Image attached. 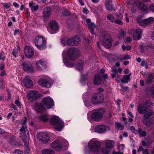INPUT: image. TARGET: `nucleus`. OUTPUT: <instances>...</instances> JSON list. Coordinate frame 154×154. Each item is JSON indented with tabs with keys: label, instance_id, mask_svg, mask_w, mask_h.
Returning a JSON list of instances; mask_svg holds the SVG:
<instances>
[{
	"label": "nucleus",
	"instance_id": "f257e3e1",
	"mask_svg": "<svg viewBox=\"0 0 154 154\" xmlns=\"http://www.w3.org/2000/svg\"><path fill=\"white\" fill-rule=\"evenodd\" d=\"M79 50L77 48H71L69 49L67 54V51L64 50L63 52L62 57L63 62L66 66L68 67H72L75 66L78 70H82L83 69L85 62L82 60L79 61L75 65L74 60L77 58L79 54Z\"/></svg>",
	"mask_w": 154,
	"mask_h": 154
},
{
	"label": "nucleus",
	"instance_id": "f03ea898",
	"mask_svg": "<svg viewBox=\"0 0 154 154\" xmlns=\"http://www.w3.org/2000/svg\"><path fill=\"white\" fill-rule=\"evenodd\" d=\"M110 151V149L107 147L101 148L100 142L93 139L90 140L88 147L84 149L85 154H108Z\"/></svg>",
	"mask_w": 154,
	"mask_h": 154
},
{
	"label": "nucleus",
	"instance_id": "7ed1b4c3",
	"mask_svg": "<svg viewBox=\"0 0 154 154\" xmlns=\"http://www.w3.org/2000/svg\"><path fill=\"white\" fill-rule=\"evenodd\" d=\"M152 104V103L150 100H146L141 103L137 107L139 113H145L143 120L144 123L147 126H149L153 123V121H148L147 119L153 115V112L152 110H149L147 112L146 108L151 106Z\"/></svg>",
	"mask_w": 154,
	"mask_h": 154
},
{
	"label": "nucleus",
	"instance_id": "20e7f679",
	"mask_svg": "<svg viewBox=\"0 0 154 154\" xmlns=\"http://www.w3.org/2000/svg\"><path fill=\"white\" fill-rule=\"evenodd\" d=\"M54 105L53 100L49 97H47L43 98L41 103L36 104L34 108L36 112L41 113L44 109H51Z\"/></svg>",
	"mask_w": 154,
	"mask_h": 154
},
{
	"label": "nucleus",
	"instance_id": "39448f33",
	"mask_svg": "<svg viewBox=\"0 0 154 154\" xmlns=\"http://www.w3.org/2000/svg\"><path fill=\"white\" fill-rule=\"evenodd\" d=\"M104 111L102 109H99L92 110L88 112L87 114V118L90 122L92 121H99L103 117Z\"/></svg>",
	"mask_w": 154,
	"mask_h": 154
},
{
	"label": "nucleus",
	"instance_id": "423d86ee",
	"mask_svg": "<svg viewBox=\"0 0 154 154\" xmlns=\"http://www.w3.org/2000/svg\"><path fill=\"white\" fill-rule=\"evenodd\" d=\"M50 122L58 131H61L64 127L63 123L57 116H54L50 120Z\"/></svg>",
	"mask_w": 154,
	"mask_h": 154
},
{
	"label": "nucleus",
	"instance_id": "0eeeda50",
	"mask_svg": "<svg viewBox=\"0 0 154 154\" xmlns=\"http://www.w3.org/2000/svg\"><path fill=\"white\" fill-rule=\"evenodd\" d=\"M36 47L39 50H42L46 47V41L44 37L39 36L36 37L34 40Z\"/></svg>",
	"mask_w": 154,
	"mask_h": 154
},
{
	"label": "nucleus",
	"instance_id": "6e6552de",
	"mask_svg": "<svg viewBox=\"0 0 154 154\" xmlns=\"http://www.w3.org/2000/svg\"><path fill=\"white\" fill-rule=\"evenodd\" d=\"M64 142L65 144L67 145L68 144V141L65 139H63L60 140L56 139L51 143L50 147L54 149L55 150L58 151L60 150L63 147L62 143Z\"/></svg>",
	"mask_w": 154,
	"mask_h": 154
},
{
	"label": "nucleus",
	"instance_id": "1a4fd4ad",
	"mask_svg": "<svg viewBox=\"0 0 154 154\" xmlns=\"http://www.w3.org/2000/svg\"><path fill=\"white\" fill-rule=\"evenodd\" d=\"M38 84L42 87L49 88L53 84V81L50 78L46 76L45 78H42L38 82Z\"/></svg>",
	"mask_w": 154,
	"mask_h": 154
},
{
	"label": "nucleus",
	"instance_id": "9d476101",
	"mask_svg": "<svg viewBox=\"0 0 154 154\" xmlns=\"http://www.w3.org/2000/svg\"><path fill=\"white\" fill-rule=\"evenodd\" d=\"M123 12L124 11L122 9V13H120L118 15H109L107 16V18L112 22H115L117 24L122 25L123 24V22L121 20L123 17L122 14L123 13Z\"/></svg>",
	"mask_w": 154,
	"mask_h": 154
},
{
	"label": "nucleus",
	"instance_id": "9b49d317",
	"mask_svg": "<svg viewBox=\"0 0 154 154\" xmlns=\"http://www.w3.org/2000/svg\"><path fill=\"white\" fill-rule=\"evenodd\" d=\"M104 100L103 94L101 93H98L93 94L91 99V102L94 104H97Z\"/></svg>",
	"mask_w": 154,
	"mask_h": 154
},
{
	"label": "nucleus",
	"instance_id": "f8f14e48",
	"mask_svg": "<svg viewBox=\"0 0 154 154\" xmlns=\"http://www.w3.org/2000/svg\"><path fill=\"white\" fill-rule=\"evenodd\" d=\"M110 129L109 126L104 124H100L96 126L94 128V131L100 134L106 133Z\"/></svg>",
	"mask_w": 154,
	"mask_h": 154
},
{
	"label": "nucleus",
	"instance_id": "ddd939ff",
	"mask_svg": "<svg viewBox=\"0 0 154 154\" xmlns=\"http://www.w3.org/2000/svg\"><path fill=\"white\" fill-rule=\"evenodd\" d=\"M142 32V31L141 29L137 28L130 30L129 33L132 35L134 39L139 40L141 38Z\"/></svg>",
	"mask_w": 154,
	"mask_h": 154
},
{
	"label": "nucleus",
	"instance_id": "4468645a",
	"mask_svg": "<svg viewBox=\"0 0 154 154\" xmlns=\"http://www.w3.org/2000/svg\"><path fill=\"white\" fill-rule=\"evenodd\" d=\"M37 137L43 143H47L50 139L49 136L46 132H39L37 134Z\"/></svg>",
	"mask_w": 154,
	"mask_h": 154
},
{
	"label": "nucleus",
	"instance_id": "2eb2a0df",
	"mask_svg": "<svg viewBox=\"0 0 154 154\" xmlns=\"http://www.w3.org/2000/svg\"><path fill=\"white\" fill-rule=\"evenodd\" d=\"M136 5L139 9L143 13H146L148 11V9L147 6L141 1H137L136 2Z\"/></svg>",
	"mask_w": 154,
	"mask_h": 154
},
{
	"label": "nucleus",
	"instance_id": "dca6fc26",
	"mask_svg": "<svg viewBox=\"0 0 154 154\" xmlns=\"http://www.w3.org/2000/svg\"><path fill=\"white\" fill-rule=\"evenodd\" d=\"M101 39V40H102L103 41L102 42H100V43H101L106 48H108L111 46L112 45V39L108 38L107 35L104 36Z\"/></svg>",
	"mask_w": 154,
	"mask_h": 154
},
{
	"label": "nucleus",
	"instance_id": "f3484780",
	"mask_svg": "<svg viewBox=\"0 0 154 154\" xmlns=\"http://www.w3.org/2000/svg\"><path fill=\"white\" fill-rule=\"evenodd\" d=\"M61 43L63 45H74L72 43L73 42V37L71 38H64L61 39Z\"/></svg>",
	"mask_w": 154,
	"mask_h": 154
},
{
	"label": "nucleus",
	"instance_id": "a211bd4d",
	"mask_svg": "<svg viewBox=\"0 0 154 154\" xmlns=\"http://www.w3.org/2000/svg\"><path fill=\"white\" fill-rule=\"evenodd\" d=\"M40 97V95L38 94L37 91L34 90L29 91V101L35 100Z\"/></svg>",
	"mask_w": 154,
	"mask_h": 154
},
{
	"label": "nucleus",
	"instance_id": "6ab92c4d",
	"mask_svg": "<svg viewBox=\"0 0 154 154\" xmlns=\"http://www.w3.org/2000/svg\"><path fill=\"white\" fill-rule=\"evenodd\" d=\"M51 13V8L48 7L45 8L43 12V16L45 19H48Z\"/></svg>",
	"mask_w": 154,
	"mask_h": 154
},
{
	"label": "nucleus",
	"instance_id": "aec40b11",
	"mask_svg": "<svg viewBox=\"0 0 154 154\" xmlns=\"http://www.w3.org/2000/svg\"><path fill=\"white\" fill-rule=\"evenodd\" d=\"M22 138L23 141L25 144V154H29V146L28 144L27 143V141L28 140L25 134H23L22 136H20Z\"/></svg>",
	"mask_w": 154,
	"mask_h": 154
},
{
	"label": "nucleus",
	"instance_id": "412c9836",
	"mask_svg": "<svg viewBox=\"0 0 154 154\" xmlns=\"http://www.w3.org/2000/svg\"><path fill=\"white\" fill-rule=\"evenodd\" d=\"M50 28L53 30L57 31L59 29V26L57 22L55 20H53L49 23Z\"/></svg>",
	"mask_w": 154,
	"mask_h": 154
},
{
	"label": "nucleus",
	"instance_id": "4be33fe9",
	"mask_svg": "<svg viewBox=\"0 0 154 154\" xmlns=\"http://www.w3.org/2000/svg\"><path fill=\"white\" fill-rule=\"evenodd\" d=\"M105 144L106 147L110 149L113 148L115 146V143L112 140H107L105 142Z\"/></svg>",
	"mask_w": 154,
	"mask_h": 154
},
{
	"label": "nucleus",
	"instance_id": "5701e85b",
	"mask_svg": "<svg viewBox=\"0 0 154 154\" xmlns=\"http://www.w3.org/2000/svg\"><path fill=\"white\" fill-rule=\"evenodd\" d=\"M105 5L108 11H111L113 9L112 0H107L105 2Z\"/></svg>",
	"mask_w": 154,
	"mask_h": 154
},
{
	"label": "nucleus",
	"instance_id": "b1692460",
	"mask_svg": "<svg viewBox=\"0 0 154 154\" xmlns=\"http://www.w3.org/2000/svg\"><path fill=\"white\" fill-rule=\"evenodd\" d=\"M49 116L47 114L42 115L38 117V119L39 121L44 122H47L49 119Z\"/></svg>",
	"mask_w": 154,
	"mask_h": 154
},
{
	"label": "nucleus",
	"instance_id": "393cba45",
	"mask_svg": "<svg viewBox=\"0 0 154 154\" xmlns=\"http://www.w3.org/2000/svg\"><path fill=\"white\" fill-rule=\"evenodd\" d=\"M131 73H130L128 75H125L121 80V82L123 83H128L130 80V76Z\"/></svg>",
	"mask_w": 154,
	"mask_h": 154
},
{
	"label": "nucleus",
	"instance_id": "a878e982",
	"mask_svg": "<svg viewBox=\"0 0 154 154\" xmlns=\"http://www.w3.org/2000/svg\"><path fill=\"white\" fill-rule=\"evenodd\" d=\"M94 83L95 85H98L101 83V79L100 78V76L98 74L95 75L94 79Z\"/></svg>",
	"mask_w": 154,
	"mask_h": 154
},
{
	"label": "nucleus",
	"instance_id": "bb28decb",
	"mask_svg": "<svg viewBox=\"0 0 154 154\" xmlns=\"http://www.w3.org/2000/svg\"><path fill=\"white\" fill-rule=\"evenodd\" d=\"M29 7L31 8L32 11L33 12L36 11L38 9L39 6L33 2H30L29 3Z\"/></svg>",
	"mask_w": 154,
	"mask_h": 154
},
{
	"label": "nucleus",
	"instance_id": "cd10ccee",
	"mask_svg": "<svg viewBox=\"0 0 154 154\" xmlns=\"http://www.w3.org/2000/svg\"><path fill=\"white\" fill-rule=\"evenodd\" d=\"M42 154H55L54 151L51 148L45 149L42 151Z\"/></svg>",
	"mask_w": 154,
	"mask_h": 154
},
{
	"label": "nucleus",
	"instance_id": "c85d7f7f",
	"mask_svg": "<svg viewBox=\"0 0 154 154\" xmlns=\"http://www.w3.org/2000/svg\"><path fill=\"white\" fill-rule=\"evenodd\" d=\"M73 42L72 43L74 45H77L79 44L80 43L81 41L80 38L79 36H76L73 37Z\"/></svg>",
	"mask_w": 154,
	"mask_h": 154
},
{
	"label": "nucleus",
	"instance_id": "c756f323",
	"mask_svg": "<svg viewBox=\"0 0 154 154\" xmlns=\"http://www.w3.org/2000/svg\"><path fill=\"white\" fill-rule=\"evenodd\" d=\"M154 21V18L152 17H150L148 19H144V26H146V25L152 23L153 21Z\"/></svg>",
	"mask_w": 154,
	"mask_h": 154
},
{
	"label": "nucleus",
	"instance_id": "7c9ffc66",
	"mask_svg": "<svg viewBox=\"0 0 154 154\" xmlns=\"http://www.w3.org/2000/svg\"><path fill=\"white\" fill-rule=\"evenodd\" d=\"M45 64V62L41 60L37 61L36 63L37 68L39 69L43 67Z\"/></svg>",
	"mask_w": 154,
	"mask_h": 154
},
{
	"label": "nucleus",
	"instance_id": "2f4dec72",
	"mask_svg": "<svg viewBox=\"0 0 154 154\" xmlns=\"http://www.w3.org/2000/svg\"><path fill=\"white\" fill-rule=\"evenodd\" d=\"M89 29L91 34L94 35V29L96 27V25L94 23H92L89 24Z\"/></svg>",
	"mask_w": 154,
	"mask_h": 154
},
{
	"label": "nucleus",
	"instance_id": "473e14b6",
	"mask_svg": "<svg viewBox=\"0 0 154 154\" xmlns=\"http://www.w3.org/2000/svg\"><path fill=\"white\" fill-rule=\"evenodd\" d=\"M137 22L141 26H143L144 25V19H142V17L141 16H138L136 18Z\"/></svg>",
	"mask_w": 154,
	"mask_h": 154
},
{
	"label": "nucleus",
	"instance_id": "72a5a7b5",
	"mask_svg": "<svg viewBox=\"0 0 154 154\" xmlns=\"http://www.w3.org/2000/svg\"><path fill=\"white\" fill-rule=\"evenodd\" d=\"M26 122V118H25L23 122V126L20 129V131L21 132H23L24 131V132H25L27 130V129L26 128V125L25 123Z\"/></svg>",
	"mask_w": 154,
	"mask_h": 154
},
{
	"label": "nucleus",
	"instance_id": "f704fd0d",
	"mask_svg": "<svg viewBox=\"0 0 154 154\" xmlns=\"http://www.w3.org/2000/svg\"><path fill=\"white\" fill-rule=\"evenodd\" d=\"M131 58V57L130 56L128 55V54H126L124 55L122 57L119 58L118 59V60H120V61H122L123 60H127L130 59Z\"/></svg>",
	"mask_w": 154,
	"mask_h": 154
},
{
	"label": "nucleus",
	"instance_id": "c9c22d12",
	"mask_svg": "<svg viewBox=\"0 0 154 154\" xmlns=\"http://www.w3.org/2000/svg\"><path fill=\"white\" fill-rule=\"evenodd\" d=\"M138 134L140 137H144L146 136V133L145 131H142L140 128L138 129Z\"/></svg>",
	"mask_w": 154,
	"mask_h": 154
},
{
	"label": "nucleus",
	"instance_id": "e433bc0d",
	"mask_svg": "<svg viewBox=\"0 0 154 154\" xmlns=\"http://www.w3.org/2000/svg\"><path fill=\"white\" fill-rule=\"evenodd\" d=\"M23 83L26 87H29V77L28 76L25 77Z\"/></svg>",
	"mask_w": 154,
	"mask_h": 154
},
{
	"label": "nucleus",
	"instance_id": "4c0bfd02",
	"mask_svg": "<svg viewBox=\"0 0 154 154\" xmlns=\"http://www.w3.org/2000/svg\"><path fill=\"white\" fill-rule=\"evenodd\" d=\"M116 128L119 130H123L124 128L123 125L119 122L116 123Z\"/></svg>",
	"mask_w": 154,
	"mask_h": 154
},
{
	"label": "nucleus",
	"instance_id": "58836bf2",
	"mask_svg": "<svg viewBox=\"0 0 154 154\" xmlns=\"http://www.w3.org/2000/svg\"><path fill=\"white\" fill-rule=\"evenodd\" d=\"M23 66L24 70L26 72H28L29 71V67L28 63H23Z\"/></svg>",
	"mask_w": 154,
	"mask_h": 154
},
{
	"label": "nucleus",
	"instance_id": "ea45409f",
	"mask_svg": "<svg viewBox=\"0 0 154 154\" xmlns=\"http://www.w3.org/2000/svg\"><path fill=\"white\" fill-rule=\"evenodd\" d=\"M25 53L26 56L28 57H29V46L26 45L24 49Z\"/></svg>",
	"mask_w": 154,
	"mask_h": 154
},
{
	"label": "nucleus",
	"instance_id": "a19ab883",
	"mask_svg": "<svg viewBox=\"0 0 154 154\" xmlns=\"http://www.w3.org/2000/svg\"><path fill=\"white\" fill-rule=\"evenodd\" d=\"M86 94H83V95L82 96V97H83L82 98L84 100V103L85 104V105L88 108H89V107H91V106L90 105H88V103H89V102L88 101L84 99V96Z\"/></svg>",
	"mask_w": 154,
	"mask_h": 154
},
{
	"label": "nucleus",
	"instance_id": "79ce46f5",
	"mask_svg": "<svg viewBox=\"0 0 154 154\" xmlns=\"http://www.w3.org/2000/svg\"><path fill=\"white\" fill-rule=\"evenodd\" d=\"M131 48V46L128 45H127L126 46L124 44H123L122 46V48L123 51H124L126 50H127V51L129 50Z\"/></svg>",
	"mask_w": 154,
	"mask_h": 154
},
{
	"label": "nucleus",
	"instance_id": "37998d69",
	"mask_svg": "<svg viewBox=\"0 0 154 154\" xmlns=\"http://www.w3.org/2000/svg\"><path fill=\"white\" fill-rule=\"evenodd\" d=\"M112 73L111 75V76L112 78H114L116 75L117 74L118 72L116 69H113L112 70Z\"/></svg>",
	"mask_w": 154,
	"mask_h": 154
},
{
	"label": "nucleus",
	"instance_id": "c03bdc74",
	"mask_svg": "<svg viewBox=\"0 0 154 154\" xmlns=\"http://www.w3.org/2000/svg\"><path fill=\"white\" fill-rule=\"evenodd\" d=\"M126 3L128 5H134L135 3L136 4L134 0H127Z\"/></svg>",
	"mask_w": 154,
	"mask_h": 154
},
{
	"label": "nucleus",
	"instance_id": "a18cd8bd",
	"mask_svg": "<svg viewBox=\"0 0 154 154\" xmlns=\"http://www.w3.org/2000/svg\"><path fill=\"white\" fill-rule=\"evenodd\" d=\"M124 147L125 146L123 144H120L118 146V148L119 151L123 152V149Z\"/></svg>",
	"mask_w": 154,
	"mask_h": 154
},
{
	"label": "nucleus",
	"instance_id": "49530a36",
	"mask_svg": "<svg viewBox=\"0 0 154 154\" xmlns=\"http://www.w3.org/2000/svg\"><path fill=\"white\" fill-rule=\"evenodd\" d=\"M18 49H14L12 51V54L13 55L14 57L15 58L17 57L16 54L18 52Z\"/></svg>",
	"mask_w": 154,
	"mask_h": 154
},
{
	"label": "nucleus",
	"instance_id": "de8ad7c7",
	"mask_svg": "<svg viewBox=\"0 0 154 154\" xmlns=\"http://www.w3.org/2000/svg\"><path fill=\"white\" fill-rule=\"evenodd\" d=\"M150 10L152 12L154 13V4H151L149 6Z\"/></svg>",
	"mask_w": 154,
	"mask_h": 154
},
{
	"label": "nucleus",
	"instance_id": "09e8293b",
	"mask_svg": "<svg viewBox=\"0 0 154 154\" xmlns=\"http://www.w3.org/2000/svg\"><path fill=\"white\" fill-rule=\"evenodd\" d=\"M62 14L64 15L67 16L70 14L69 12L66 9L64 10L62 12Z\"/></svg>",
	"mask_w": 154,
	"mask_h": 154
},
{
	"label": "nucleus",
	"instance_id": "8fccbe9b",
	"mask_svg": "<svg viewBox=\"0 0 154 154\" xmlns=\"http://www.w3.org/2000/svg\"><path fill=\"white\" fill-rule=\"evenodd\" d=\"M121 89L124 91H126L128 90V87H123V85L121 84L120 85Z\"/></svg>",
	"mask_w": 154,
	"mask_h": 154
},
{
	"label": "nucleus",
	"instance_id": "3c124183",
	"mask_svg": "<svg viewBox=\"0 0 154 154\" xmlns=\"http://www.w3.org/2000/svg\"><path fill=\"white\" fill-rule=\"evenodd\" d=\"M14 103L17 106L20 107V103L19 100L18 99L16 100L15 101Z\"/></svg>",
	"mask_w": 154,
	"mask_h": 154
},
{
	"label": "nucleus",
	"instance_id": "603ef678",
	"mask_svg": "<svg viewBox=\"0 0 154 154\" xmlns=\"http://www.w3.org/2000/svg\"><path fill=\"white\" fill-rule=\"evenodd\" d=\"M22 151L19 150H15V151L13 152V154H22Z\"/></svg>",
	"mask_w": 154,
	"mask_h": 154
},
{
	"label": "nucleus",
	"instance_id": "864d4df0",
	"mask_svg": "<svg viewBox=\"0 0 154 154\" xmlns=\"http://www.w3.org/2000/svg\"><path fill=\"white\" fill-rule=\"evenodd\" d=\"M125 35V32L124 31L122 30H121L120 32L119 33V38H121L123 37Z\"/></svg>",
	"mask_w": 154,
	"mask_h": 154
},
{
	"label": "nucleus",
	"instance_id": "5fc2aeb1",
	"mask_svg": "<svg viewBox=\"0 0 154 154\" xmlns=\"http://www.w3.org/2000/svg\"><path fill=\"white\" fill-rule=\"evenodd\" d=\"M34 54V52L32 49L29 48V58L33 56Z\"/></svg>",
	"mask_w": 154,
	"mask_h": 154
},
{
	"label": "nucleus",
	"instance_id": "6e6d98bb",
	"mask_svg": "<svg viewBox=\"0 0 154 154\" xmlns=\"http://www.w3.org/2000/svg\"><path fill=\"white\" fill-rule=\"evenodd\" d=\"M153 75L152 74H150L148 76V79H147V81L148 82H151L152 79H153Z\"/></svg>",
	"mask_w": 154,
	"mask_h": 154
},
{
	"label": "nucleus",
	"instance_id": "4d7b16f0",
	"mask_svg": "<svg viewBox=\"0 0 154 154\" xmlns=\"http://www.w3.org/2000/svg\"><path fill=\"white\" fill-rule=\"evenodd\" d=\"M20 33V31L18 29H15L14 31V35H16L17 34H19Z\"/></svg>",
	"mask_w": 154,
	"mask_h": 154
},
{
	"label": "nucleus",
	"instance_id": "13d9d810",
	"mask_svg": "<svg viewBox=\"0 0 154 154\" xmlns=\"http://www.w3.org/2000/svg\"><path fill=\"white\" fill-rule=\"evenodd\" d=\"M29 73H32L34 72V68L32 65H29Z\"/></svg>",
	"mask_w": 154,
	"mask_h": 154
},
{
	"label": "nucleus",
	"instance_id": "bf43d9fd",
	"mask_svg": "<svg viewBox=\"0 0 154 154\" xmlns=\"http://www.w3.org/2000/svg\"><path fill=\"white\" fill-rule=\"evenodd\" d=\"M142 154H149L148 149H144L142 152Z\"/></svg>",
	"mask_w": 154,
	"mask_h": 154
},
{
	"label": "nucleus",
	"instance_id": "052dcab7",
	"mask_svg": "<svg viewBox=\"0 0 154 154\" xmlns=\"http://www.w3.org/2000/svg\"><path fill=\"white\" fill-rule=\"evenodd\" d=\"M142 146H139V147L138 148V149H137V151L138 152H140V151H143V150H144Z\"/></svg>",
	"mask_w": 154,
	"mask_h": 154
},
{
	"label": "nucleus",
	"instance_id": "680f3d73",
	"mask_svg": "<svg viewBox=\"0 0 154 154\" xmlns=\"http://www.w3.org/2000/svg\"><path fill=\"white\" fill-rule=\"evenodd\" d=\"M83 12L86 14L88 13V11L86 8H84L83 9Z\"/></svg>",
	"mask_w": 154,
	"mask_h": 154
},
{
	"label": "nucleus",
	"instance_id": "e2e57ef3",
	"mask_svg": "<svg viewBox=\"0 0 154 154\" xmlns=\"http://www.w3.org/2000/svg\"><path fill=\"white\" fill-rule=\"evenodd\" d=\"M124 122V123L127 126V125L128 124V122L126 121V118L124 117H122V119H121Z\"/></svg>",
	"mask_w": 154,
	"mask_h": 154
},
{
	"label": "nucleus",
	"instance_id": "0e129e2a",
	"mask_svg": "<svg viewBox=\"0 0 154 154\" xmlns=\"http://www.w3.org/2000/svg\"><path fill=\"white\" fill-rule=\"evenodd\" d=\"M147 64L146 62L144 60H142L141 63V65L142 66H144Z\"/></svg>",
	"mask_w": 154,
	"mask_h": 154
},
{
	"label": "nucleus",
	"instance_id": "69168bd1",
	"mask_svg": "<svg viewBox=\"0 0 154 154\" xmlns=\"http://www.w3.org/2000/svg\"><path fill=\"white\" fill-rule=\"evenodd\" d=\"M112 154H123V152L120 151L118 152L114 151L113 152Z\"/></svg>",
	"mask_w": 154,
	"mask_h": 154
},
{
	"label": "nucleus",
	"instance_id": "338daca9",
	"mask_svg": "<svg viewBox=\"0 0 154 154\" xmlns=\"http://www.w3.org/2000/svg\"><path fill=\"white\" fill-rule=\"evenodd\" d=\"M6 75V73L5 70H3L2 71L1 73V76H3Z\"/></svg>",
	"mask_w": 154,
	"mask_h": 154
},
{
	"label": "nucleus",
	"instance_id": "774afa93",
	"mask_svg": "<svg viewBox=\"0 0 154 154\" xmlns=\"http://www.w3.org/2000/svg\"><path fill=\"white\" fill-rule=\"evenodd\" d=\"M151 91L152 94L153 95H154V85L152 87L151 89Z\"/></svg>",
	"mask_w": 154,
	"mask_h": 154
}]
</instances>
